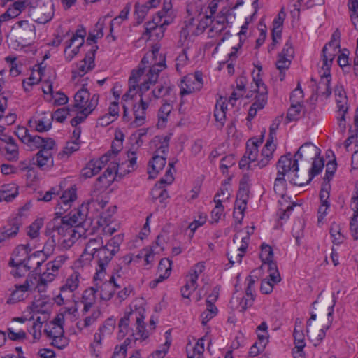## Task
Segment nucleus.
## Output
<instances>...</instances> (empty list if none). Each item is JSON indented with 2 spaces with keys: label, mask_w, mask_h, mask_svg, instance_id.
Segmentation results:
<instances>
[{
  "label": "nucleus",
  "mask_w": 358,
  "mask_h": 358,
  "mask_svg": "<svg viewBox=\"0 0 358 358\" xmlns=\"http://www.w3.org/2000/svg\"><path fill=\"white\" fill-rule=\"evenodd\" d=\"M27 5V0L17 1L14 2L4 13L0 15V24H1L3 22L17 17L22 11L25 10Z\"/></svg>",
  "instance_id": "nucleus-30"
},
{
  "label": "nucleus",
  "mask_w": 358,
  "mask_h": 358,
  "mask_svg": "<svg viewBox=\"0 0 358 358\" xmlns=\"http://www.w3.org/2000/svg\"><path fill=\"white\" fill-rule=\"evenodd\" d=\"M31 250L29 244L18 245L14 250L9 264L24 263Z\"/></svg>",
  "instance_id": "nucleus-42"
},
{
  "label": "nucleus",
  "mask_w": 358,
  "mask_h": 358,
  "mask_svg": "<svg viewBox=\"0 0 358 358\" xmlns=\"http://www.w3.org/2000/svg\"><path fill=\"white\" fill-rule=\"evenodd\" d=\"M100 311L93 310L92 314L89 316H86L83 322H78V327L83 329L85 328H88L93 325L97 320L98 317L100 316Z\"/></svg>",
  "instance_id": "nucleus-62"
},
{
  "label": "nucleus",
  "mask_w": 358,
  "mask_h": 358,
  "mask_svg": "<svg viewBox=\"0 0 358 358\" xmlns=\"http://www.w3.org/2000/svg\"><path fill=\"white\" fill-rule=\"evenodd\" d=\"M52 117L51 113H36L28 121L31 129L37 132H45L52 128Z\"/></svg>",
  "instance_id": "nucleus-24"
},
{
  "label": "nucleus",
  "mask_w": 358,
  "mask_h": 358,
  "mask_svg": "<svg viewBox=\"0 0 358 358\" xmlns=\"http://www.w3.org/2000/svg\"><path fill=\"white\" fill-rule=\"evenodd\" d=\"M154 142H158L160 145L156 150V155H155L152 160L150 161L148 172L150 177L155 178L162 171L166 164V154L168 151L169 141L166 137L163 139L157 138Z\"/></svg>",
  "instance_id": "nucleus-14"
},
{
  "label": "nucleus",
  "mask_w": 358,
  "mask_h": 358,
  "mask_svg": "<svg viewBox=\"0 0 358 358\" xmlns=\"http://www.w3.org/2000/svg\"><path fill=\"white\" fill-rule=\"evenodd\" d=\"M5 147L6 157L10 161H15L19 158V148L18 145L13 138L9 143H6Z\"/></svg>",
  "instance_id": "nucleus-55"
},
{
  "label": "nucleus",
  "mask_w": 358,
  "mask_h": 358,
  "mask_svg": "<svg viewBox=\"0 0 358 358\" xmlns=\"http://www.w3.org/2000/svg\"><path fill=\"white\" fill-rule=\"evenodd\" d=\"M108 162L109 156L108 155H103L99 159L90 161L86 166L82 169V176L89 178L96 175Z\"/></svg>",
  "instance_id": "nucleus-28"
},
{
  "label": "nucleus",
  "mask_w": 358,
  "mask_h": 358,
  "mask_svg": "<svg viewBox=\"0 0 358 358\" xmlns=\"http://www.w3.org/2000/svg\"><path fill=\"white\" fill-rule=\"evenodd\" d=\"M334 95L338 112H347L348 109L347 106L348 98L342 85H338L335 87Z\"/></svg>",
  "instance_id": "nucleus-46"
},
{
  "label": "nucleus",
  "mask_w": 358,
  "mask_h": 358,
  "mask_svg": "<svg viewBox=\"0 0 358 358\" xmlns=\"http://www.w3.org/2000/svg\"><path fill=\"white\" fill-rule=\"evenodd\" d=\"M18 195V186L15 183H8L0 187V202H10Z\"/></svg>",
  "instance_id": "nucleus-39"
},
{
  "label": "nucleus",
  "mask_w": 358,
  "mask_h": 358,
  "mask_svg": "<svg viewBox=\"0 0 358 358\" xmlns=\"http://www.w3.org/2000/svg\"><path fill=\"white\" fill-rule=\"evenodd\" d=\"M68 259L69 257L66 255L56 257L52 261H50L46 264L45 271L55 274V275L57 276L59 269L63 266Z\"/></svg>",
  "instance_id": "nucleus-49"
},
{
  "label": "nucleus",
  "mask_w": 358,
  "mask_h": 358,
  "mask_svg": "<svg viewBox=\"0 0 358 358\" xmlns=\"http://www.w3.org/2000/svg\"><path fill=\"white\" fill-rule=\"evenodd\" d=\"M41 252L37 251L31 255H29L24 264L29 271H37L43 262V259L40 258Z\"/></svg>",
  "instance_id": "nucleus-51"
},
{
  "label": "nucleus",
  "mask_w": 358,
  "mask_h": 358,
  "mask_svg": "<svg viewBox=\"0 0 358 358\" xmlns=\"http://www.w3.org/2000/svg\"><path fill=\"white\" fill-rule=\"evenodd\" d=\"M260 257L262 261V266L266 267L269 273L268 276L274 282H279L281 280L277 264L273 262V252L271 246L262 245L260 253Z\"/></svg>",
  "instance_id": "nucleus-21"
},
{
  "label": "nucleus",
  "mask_w": 358,
  "mask_h": 358,
  "mask_svg": "<svg viewBox=\"0 0 358 358\" xmlns=\"http://www.w3.org/2000/svg\"><path fill=\"white\" fill-rule=\"evenodd\" d=\"M31 76L37 78L39 82L41 81L43 83L42 86L48 81L50 83L53 82L56 78L55 71L51 68H47L43 62L34 65Z\"/></svg>",
  "instance_id": "nucleus-29"
},
{
  "label": "nucleus",
  "mask_w": 358,
  "mask_h": 358,
  "mask_svg": "<svg viewBox=\"0 0 358 358\" xmlns=\"http://www.w3.org/2000/svg\"><path fill=\"white\" fill-rule=\"evenodd\" d=\"M106 203L102 199H92L87 203H83L80 208L71 211L67 216L62 220L63 224H68L70 226L80 227L85 219L92 213V209L100 210L103 208Z\"/></svg>",
  "instance_id": "nucleus-9"
},
{
  "label": "nucleus",
  "mask_w": 358,
  "mask_h": 358,
  "mask_svg": "<svg viewBox=\"0 0 358 358\" xmlns=\"http://www.w3.org/2000/svg\"><path fill=\"white\" fill-rule=\"evenodd\" d=\"M122 119L125 122L129 124L130 127L136 128L143 125L146 120V110L148 106L141 102L133 106V110L130 112L128 107L124 104Z\"/></svg>",
  "instance_id": "nucleus-18"
},
{
  "label": "nucleus",
  "mask_w": 358,
  "mask_h": 358,
  "mask_svg": "<svg viewBox=\"0 0 358 358\" xmlns=\"http://www.w3.org/2000/svg\"><path fill=\"white\" fill-rule=\"evenodd\" d=\"M115 254L114 249L110 248L106 245H103L101 246V248H100L96 255L98 259V268L96 269V273L94 278V280H97L98 278H101L104 276L106 267Z\"/></svg>",
  "instance_id": "nucleus-25"
},
{
  "label": "nucleus",
  "mask_w": 358,
  "mask_h": 358,
  "mask_svg": "<svg viewBox=\"0 0 358 358\" xmlns=\"http://www.w3.org/2000/svg\"><path fill=\"white\" fill-rule=\"evenodd\" d=\"M277 173L287 176L289 182L297 186H302L304 182L301 179L297 172L299 171L298 159L292 158L289 153L281 156L276 164Z\"/></svg>",
  "instance_id": "nucleus-10"
},
{
  "label": "nucleus",
  "mask_w": 358,
  "mask_h": 358,
  "mask_svg": "<svg viewBox=\"0 0 358 358\" xmlns=\"http://www.w3.org/2000/svg\"><path fill=\"white\" fill-rule=\"evenodd\" d=\"M114 276H111L108 282H104L101 287L100 297L101 300H110L115 291V288H120Z\"/></svg>",
  "instance_id": "nucleus-43"
},
{
  "label": "nucleus",
  "mask_w": 358,
  "mask_h": 358,
  "mask_svg": "<svg viewBox=\"0 0 358 358\" xmlns=\"http://www.w3.org/2000/svg\"><path fill=\"white\" fill-rule=\"evenodd\" d=\"M145 308L140 301H134L129 305V311L120 320L118 338H122L128 333L129 326H131L132 336L134 341H143L148 337V331L145 329Z\"/></svg>",
  "instance_id": "nucleus-2"
},
{
  "label": "nucleus",
  "mask_w": 358,
  "mask_h": 358,
  "mask_svg": "<svg viewBox=\"0 0 358 358\" xmlns=\"http://www.w3.org/2000/svg\"><path fill=\"white\" fill-rule=\"evenodd\" d=\"M320 149L312 143H305L298 150L294 157L296 159H309L318 157Z\"/></svg>",
  "instance_id": "nucleus-34"
},
{
  "label": "nucleus",
  "mask_w": 358,
  "mask_h": 358,
  "mask_svg": "<svg viewBox=\"0 0 358 358\" xmlns=\"http://www.w3.org/2000/svg\"><path fill=\"white\" fill-rule=\"evenodd\" d=\"M84 278L78 271H73L67 275L60 287V293L55 299L56 302L58 304L64 303L66 296V294H72L79 288Z\"/></svg>",
  "instance_id": "nucleus-16"
},
{
  "label": "nucleus",
  "mask_w": 358,
  "mask_h": 358,
  "mask_svg": "<svg viewBox=\"0 0 358 358\" xmlns=\"http://www.w3.org/2000/svg\"><path fill=\"white\" fill-rule=\"evenodd\" d=\"M29 276L36 280V289L40 293L45 292L48 285L53 282L57 277L55 274L47 271H44L40 277H37L36 275L34 274L29 275Z\"/></svg>",
  "instance_id": "nucleus-37"
},
{
  "label": "nucleus",
  "mask_w": 358,
  "mask_h": 358,
  "mask_svg": "<svg viewBox=\"0 0 358 358\" xmlns=\"http://www.w3.org/2000/svg\"><path fill=\"white\" fill-rule=\"evenodd\" d=\"M262 70L261 67L258 68V71L257 72H252V78L253 82L255 83V87H252V90L250 91L252 93L250 95L248 94V96H252L253 93H255V95H261V89L262 87L264 88L265 90V96H268V91L267 87L265 84L262 82L260 78V71Z\"/></svg>",
  "instance_id": "nucleus-50"
},
{
  "label": "nucleus",
  "mask_w": 358,
  "mask_h": 358,
  "mask_svg": "<svg viewBox=\"0 0 358 358\" xmlns=\"http://www.w3.org/2000/svg\"><path fill=\"white\" fill-rule=\"evenodd\" d=\"M35 164L42 170H48L54 165L53 154L37 152Z\"/></svg>",
  "instance_id": "nucleus-48"
},
{
  "label": "nucleus",
  "mask_w": 358,
  "mask_h": 358,
  "mask_svg": "<svg viewBox=\"0 0 358 358\" xmlns=\"http://www.w3.org/2000/svg\"><path fill=\"white\" fill-rule=\"evenodd\" d=\"M116 322L113 318L107 319L94 334L93 341L90 345L92 358H98L101 352L103 341L110 337L115 328Z\"/></svg>",
  "instance_id": "nucleus-12"
},
{
  "label": "nucleus",
  "mask_w": 358,
  "mask_h": 358,
  "mask_svg": "<svg viewBox=\"0 0 358 358\" xmlns=\"http://www.w3.org/2000/svg\"><path fill=\"white\" fill-rule=\"evenodd\" d=\"M127 158L129 165H127V170H123L124 164H118L115 160H113L102 176L99 177L95 185L93 196H97L100 192L106 190L114 181L116 175H124L133 171L136 165V155L135 152L129 151L127 152Z\"/></svg>",
  "instance_id": "nucleus-6"
},
{
  "label": "nucleus",
  "mask_w": 358,
  "mask_h": 358,
  "mask_svg": "<svg viewBox=\"0 0 358 358\" xmlns=\"http://www.w3.org/2000/svg\"><path fill=\"white\" fill-rule=\"evenodd\" d=\"M217 312L218 310L213 303L206 301V309L201 314V324L205 326L217 314Z\"/></svg>",
  "instance_id": "nucleus-53"
},
{
  "label": "nucleus",
  "mask_w": 358,
  "mask_h": 358,
  "mask_svg": "<svg viewBox=\"0 0 358 358\" xmlns=\"http://www.w3.org/2000/svg\"><path fill=\"white\" fill-rule=\"evenodd\" d=\"M166 341L164 344L151 354L148 358H164L166 355L171 343V332L168 330L165 332Z\"/></svg>",
  "instance_id": "nucleus-54"
},
{
  "label": "nucleus",
  "mask_w": 358,
  "mask_h": 358,
  "mask_svg": "<svg viewBox=\"0 0 358 358\" xmlns=\"http://www.w3.org/2000/svg\"><path fill=\"white\" fill-rule=\"evenodd\" d=\"M229 12L230 9L229 7H222L220 11L213 17H211V15H208V13L206 12L209 20L207 23V28H208L207 36L208 38L214 40V44H217L215 50H217L218 47L226 38L225 35L228 24L227 15Z\"/></svg>",
  "instance_id": "nucleus-7"
},
{
  "label": "nucleus",
  "mask_w": 358,
  "mask_h": 358,
  "mask_svg": "<svg viewBox=\"0 0 358 358\" xmlns=\"http://www.w3.org/2000/svg\"><path fill=\"white\" fill-rule=\"evenodd\" d=\"M38 149V152L54 154L57 150L56 143L52 138H45Z\"/></svg>",
  "instance_id": "nucleus-60"
},
{
  "label": "nucleus",
  "mask_w": 358,
  "mask_h": 358,
  "mask_svg": "<svg viewBox=\"0 0 358 358\" xmlns=\"http://www.w3.org/2000/svg\"><path fill=\"white\" fill-rule=\"evenodd\" d=\"M94 67V58L92 56H86L83 60L76 63L72 71V77L76 79L77 77H82L88 73Z\"/></svg>",
  "instance_id": "nucleus-36"
},
{
  "label": "nucleus",
  "mask_w": 358,
  "mask_h": 358,
  "mask_svg": "<svg viewBox=\"0 0 358 358\" xmlns=\"http://www.w3.org/2000/svg\"><path fill=\"white\" fill-rule=\"evenodd\" d=\"M340 32L336 30L331 41L322 49V65L320 71L321 80L317 86V92L327 97L331 94L330 90V67L336 55L340 52Z\"/></svg>",
  "instance_id": "nucleus-4"
},
{
  "label": "nucleus",
  "mask_w": 358,
  "mask_h": 358,
  "mask_svg": "<svg viewBox=\"0 0 358 358\" xmlns=\"http://www.w3.org/2000/svg\"><path fill=\"white\" fill-rule=\"evenodd\" d=\"M159 54V49L155 48L152 51L147 52L143 57L141 64L138 66V69L133 70L131 76L129 79V87L127 91L122 97V105L132 101L136 96L137 93L139 92V85L141 84V71L142 66L145 64H148L150 60L155 59L156 57Z\"/></svg>",
  "instance_id": "nucleus-8"
},
{
  "label": "nucleus",
  "mask_w": 358,
  "mask_h": 358,
  "mask_svg": "<svg viewBox=\"0 0 358 358\" xmlns=\"http://www.w3.org/2000/svg\"><path fill=\"white\" fill-rule=\"evenodd\" d=\"M169 24H164L161 18L155 16L152 21L145 23L143 37L147 40H159L163 38L166 27Z\"/></svg>",
  "instance_id": "nucleus-23"
},
{
  "label": "nucleus",
  "mask_w": 358,
  "mask_h": 358,
  "mask_svg": "<svg viewBox=\"0 0 358 358\" xmlns=\"http://www.w3.org/2000/svg\"><path fill=\"white\" fill-rule=\"evenodd\" d=\"M76 199L77 189L75 186H71L65 190L59 197L56 206V214L62 215L68 210Z\"/></svg>",
  "instance_id": "nucleus-26"
},
{
  "label": "nucleus",
  "mask_w": 358,
  "mask_h": 358,
  "mask_svg": "<svg viewBox=\"0 0 358 358\" xmlns=\"http://www.w3.org/2000/svg\"><path fill=\"white\" fill-rule=\"evenodd\" d=\"M155 16L161 18L164 24H171L176 17L171 0H164L162 10L158 11Z\"/></svg>",
  "instance_id": "nucleus-38"
},
{
  "label": "nucleus",
  "mask_w": 358,
  "mask_h": 358,
  "mask_svg": "<svg viewBox=\"0 0 358 358\" xmlns=\"http://www.w3.org/2000/svg\"><path fill=\"white\" fill-rule=\"evenodd\" d=\"M99 96L97 94H91L86 88L83 87L74 95L73 110L76 116L71 119V124L77 127L94 110L99 103Z\"/></svg>",
  "instance_id": "nucleus-5"
},
{
  "label": "nucleus",
  "mask_w": 358,
  "mask_h": 358,
  "mask_svg": "<svg viewBox=\"0 0 358 358\" xmlns=\"http://www.w3.org/2000/svg\"><path fill=\"white\" fill-rule=\"evenodd\" d=\"M204 9L205 4L201 0L188 4L185 26L180 33V40L185 41L189 37L199 36L207 29L209 20L206 13H203Z\"/></svg>",
  "instance_id": "nucleus-3"
},
{
  "label": "nucleus",
  "mask_w": 358,
  "mask_h": 358,
  "mask_svg": "<svg viewBox=\"0 0 358 358\" xmlns=\"http://www.w3.org/2000/svg\"><path fill=\"white\" fill-rule=\"evenodd\" d=\"M59 322L60 320L58 319L47 323L45 326L44 334L53 346L59 349H63L68 345L69 341L64 336L63 327L59 324Z\"/></svg>",
  "instance_id": "nucleus-15"
},
{
  "label": "nucleus",
  "mask_w": 358,
  "mask_h": 358,
  "mask_svg": "<svg viewBox=\"0 0 358 358\" xmlns=\"http://www.w3.org/2000/svg\"><path fill=\"white\" fill-rule=\"evenodd\" d=\"M13 30L18 40L24 44L29 43L35 38V26L28 20L17 21Z\"/></svg>",
  "instance_id": "nucleus-22"
},
{
  "label": "nucleus",
  "mask_w": 358,
  "mask_h": 358,
  "mask_svg": "<svg viewBox=\"0 0 358 358\" xmlns=\"http://www.w3.org/2000/svg\"><path fill=\"white\" fill-rule=\"evenodd\" d=\"M97 290L94 287L86 289L82 294L81 303L83 305V313H88L96 304Z\"/></svg>",
  "instance_id": "nucleus-33"
},
{
  "label": "nucleus",
  "mask_w": 358,
  "mask_h": 358,
  "mask_svg": "<svg viewBox=\"0 0 358 358\" xmlns=\"http://www.w3.org/2000/svg\"><path fill=\"white\" fill-rule=\"evenodd\" d=\"M330 234L332 238V242L334 244H341L345 240L344 235L341 233V229L339 224L332 223L330 228Z\"/></svg>",
  "instance_id": "nucleus-59"
},
{
  "label": "nucleus",
  "mask_w": 358,
  "mask_h": 358,
  "mask_svg": "<svg viewBox=\"0 0 358 358\" xmlns=\"http://www.w3.org/2000/svg\"><path fill=\"white\" fill-rule=\"evenodd\" d=\"M103 245V241L102 237L97 236L90 238L85 244L83 254L94 257Z\"/></svg>",
  "instance_id": "nucleus-45"
},
{
  "label": "nucleus",
  "mask_w": 358,
  "mask_h": 358,
  "mask_svg": "<svg viewBox=\"0 0 358 358\" xmlns=\"http://www.w3.org/2000/svg\"><path fill=\"white\" fill-rule=\"evenodd\" d=\"M215 208L211 211V222L217 223L224 216V207L220 203V200L215 201Z\"/></svg>",
  "instance_id": "nucleus-63"
},
{
  "label": "nucleus",
  "mask_w": 358,
  "mask_h": 358,
  "mask_svg": "<svg viewBox=\"0 0 358 358\" xmlns=\"http://www.w3.org/2000/svg\"><path fill=\"white\" fill-rule=\"evenodd\" d=\"M102 201L106 203V205L104 206L103 208L100 209L99 210L95 208H93L92 213V215H93L94 211L99 213V215L100 217V219L99 220V224L100 225H104L105 224L113 222V217L116 211L115 206L110 205L107 206V202L103 200Z\"/></svg>",
  "instance_id": "nucleus-41"
},
{
  "label": "nucleus",
  "mask_w": 358,
  "mask_h": 358,
  "mask_svg": "<svg viewBox=\"0 0 358 358\" xmlns=\"http://www.w3.org/2000/svg\"><path fill=\"white\" fill-rule=\"evenodd\" d=\"M53 227L57 234L59 244L65 250L70 248L85 234L82 227H73L63 223L56 226L54 223Z\"/></svg>",
  "instance_id": "nucleus-11"
},
{
  "label": "nucleus",
  "mask_w": 358,
  "mask_h": 358,
  "mask_svg": "<svg viewBox=\"0 0 358 358\" xmlns=\"http://www.w3.org/2000/svg\"><path fill=\"white\" fill-rule=\"evenodd\" d=\"M42 90L45 96V100L48 102H52L55 105H64L68 101V97L66 94L60 91H54L53 82L50 83L48 81L46 84L43 85Z\"/></svg>",
  "instance_id": "nucleus-27"
},
{
  "label": "nucleus",
  "mask_w": 358,
  "mask_h": 358,
  "mask_svg": "<svg viewBox=\"0 0 358 358\" xmlns=\"http://www.w3.org/2000/svg\"><path fill=\"white\" fill-rule=\"evenodd\" d=\"M261 90V95H255V101L251 105L248 111V119L254 118L257 115V112L264 108L267 103L268 96H265L264 88L262 87Z\"/></svg>",
  "instance_id": "nucleus-40"
},
{
  "label": "nucleus",
  "mask_w": 358,
  "mask_h": 358,
  "mask_svg": "<svg viewBox=\"0 0 358 358\" xmlns=\"http://www.w3.org/2000/svg\"><path fill=\"white\" fill-rule=\"evenodd\" d=\"M227 110V104L226 99L220 96L217 100L214 110V117L216 121V127L218 129H222L224 125Z\"/></svg>",
  "instance_id": "nucleus-35"
},
{
  "label": "nucleus",
  "mask_w": 358,
  "mask_h": 358,
  "mask_svg": "<svg viewBox=\"0 0 358 358\" xmlns=\"http://www.w3.org/2000/svg\"><path fill=\"white\" fill-rule=\"evenodd\" d=\"M36 280L28 275L22 284H15L14 289L9 294L6 300V304L13 305L28 297L30 292L36 290Z\"/></svg>",
  "instance_id": "nucleus-17"
},
{
  "label": "nucleus",
  "mask_w": 358,
  "mask_h": 358,
  "mask_svg": "<svg viewBox=\"0 0 358 358\" xmlns=\"http://www.w3.org/2000/svg\"><path fill=\"white\" fill-rule=\"evenodd\" d=\"M203 86V74L201 71L187 75L182 80L180 88L182 96L200 91Z\"/></svg>",
  "instance_id": "nucleus-20"
},
{
  "label": "nucleus",
  "mask_w": 358,
  "mask_h": 358,
  "mask_svg": "<svg viewBox=\"0 0 358 358\" xmlns=\"http://www.w3.org/2000/svg\"><path fill=\"white\" fill-rule=\"evenodd\" d=\"M222 7H227L224 0H212L208 6H205L203 13L207 12L208 15L213 17L220 11Z\"/></svg>",
  "instance_id": "nucleus-56"
},
{
  "label": "nucleus",
  "mask_w": 358,
  "mask_h": 358,
  "mask_svg": "<svg viewBox=\"0 0 358 358\" xmlns=\"http://www.w3.org/2000/svg\"><path fill=\"white\" fill-rule=\"evenodd\" d=\"M157 247L152 246L150 248H146L143 250L136 257H144V261L146 265L152 264L155 261V255L157 252Z\"/></svg>",
  "instance_id": "nucleus-61"
},
{
  "label": "nucleus",
  "mask_w": 358,
  "mask_h": 358,
  "mask_svg": "<svg viewBox=\"0 0 358 358\" xmlns=\"http://www.w3.org/2000/svg\"><path fill=\"white\" fill-rule=\"evenodd\" d=\"M348 7L351 13L352 22L358 29V0H349Z\"/></svg>",
  "instance_id": "nucleus-64"
},
{
  "label": "nucleus",
  "mask_w": 358,
  "mask_h": 358,
  "mask_svg": "<svg viewBox=\"0 0 358 358\" xmlns=\"http://www.w3.org/2000/svg\"><path fill=\"white\" fill-rule=\"evenodd\" d=\"M262 143V138H251L246 144V151L245 155L248 156L252 162H257L259 160V155L258 154V147Z\"/></svg>",
  "instance_id": "nucleus-44"
},
{
  "label": "nucleus",
  "mask_w": 358,
  "mask_h": 358,
  "mask_svg": "<svg viewBox=\"0 0 358 358\" xmlns=\"http://www.w3.org/2000/svg\"><path fill=\"white\" fill-rule=\"evenodd\" d=\"M29 15L34 21L45 24L54 15V4L52 0H31Z\"/></svg>",
  "instance_id": "nucleus-13"
},
{
  "label": "nucleus",
  "mask_w": 358,
  "mask_h": 358,
  "mask_svg": "<svg viewBox=\"0 0 358 358\" xmlns=\"http://www.w3.org/2000/svg\"><path fill=\"white\" fill-rule=\"evenodd\" d=\"M276 145L274 143V137L271 136V138L267 139L259 155V160L258 161V164H257L259 167L264 168L268 164L269 161L273 158V154Z\"/></svg>",
  "instance_id": "nucleus-31"
},
{
  "label": "nucleus",
  "mask_w": 358,
  "mask_h": 358,
  "mask_svg": "<svg viewBox=\"0 0 358 358\" xmlns=\"http://www.w3.org/2000/svg\"><path fill=\"white\" fill-rule=\"evenodd\" d=\"M204 337L199 339L194 345H187V358H202L204 352Z\"/></svg>",
  "instance_id": "nucleus-47"
},
{
  "label": "nucleus",
  "mask_w": 358,
  "mask_h": 358,
  "mask_svg": "<svg viewBox=\"0 0 358 358\" xmlns=\"http://www.w3.org/2000/svg\"><path fill=\"white\" fill-rule=\"evenodd\" d=\"M286 187L287 182L285 175L277 173L273 186L275 192L280 196L283 197L286 192Z\"/></svg>",
  "instance_id": "nucleus-57"
},
{
  "label": "nucleus",
  "mask_w": 358,
  "mask_h": 358,
  "mask_svg": "<svg viewBox=\"0 0 358 358\" xmlns=\"http://www.w3.org/2000/svg\"><path fill=\"white\" fill-rule=\"evenodd\" d=\"M85 35L86 31L84 29H79L65 42L64 56L66 62H71L78 54L85 43Z\"/></svg>",
  "instance_id": "nucleus-19"
},
{
  "label": "nucleus",
  "mask_w": 358,
  "mask_h": 358,
  "mask_svg": "<svg viewBox=\"0 0 358 358\" xmlns=\"http://www.w3.org/2000/svg\"><path fill=\"white\" fill-rule=\"evenodd\" d=\"M44 224V220L42 217L36 219L28 227L27 235L31 239L36 238L40 234V229Z\"/></svg>",
  "instance_id": "nucleus-58"
},
{
  "label": "nucleus",
  "mask_w": 358,
  "mask_h": 358,
  "mask_svg": "<svg viewBox=\"0 0 358 358\" xmlns=\"http://www.w3.org/2000/svg\"><path fill=\"white\" fill-rule=\"evenodd\" d=\"M149 69L146 70L147 66H142L141 84L139 85L140 101L142 104L149 106L152 102L165 94L166 89L163 86H157V88L152 87L155 85L159 73L166 68L165 59L160 56L159 61L151 62Z\"/></svg>",
  "instance_id": "nucleus-1"
},
{
  "label": "nucleus",
  "mask_w": 358,
  "mask_h": 358,
  "mask_svg": "<svg viewBox=\"0 0 358 358\" xmlns=\"http://www.w3.org/2000/svg\"><path fill=\"white\" fill-rule=\"evenodd\" d=\"M241 245L237 249V253L236 256V260H233V256L229 257V262L231 264H234L235 263H241L242 261V258L245 255L246 249L248 245L249 242V235L248 234L245 236H241Z\"/></svg>",
  "instance_id": "nucleus-52"
},
{
  "label": "nucleus",
  "mask_w": 358,
  "mask_h": 358,
  "mask_svg": "<svg viewBox=\"0 0 358 358\" xmlns=\"http://www.w3.org/2000/svg\"><path fill=\"white\" fill-rule=\"evenodd\" d=\"M161 0H148L145 3H136L134 6V17L138 24H141L145 20L149 10L157 7Z\"/></svg>",
  "instance_id": "nucleus-32"
}]
</instances>
